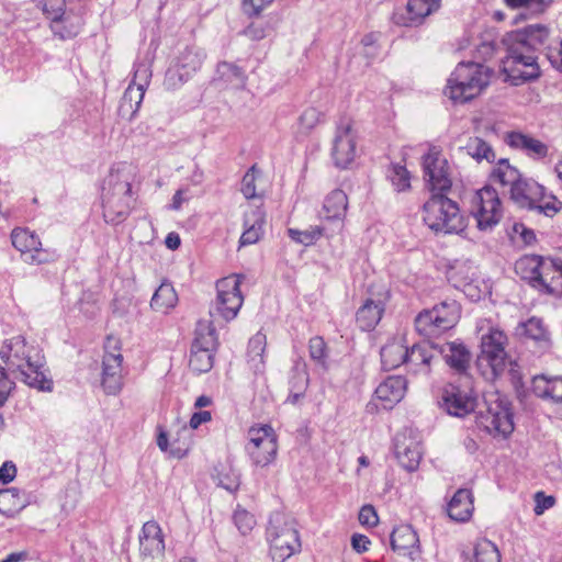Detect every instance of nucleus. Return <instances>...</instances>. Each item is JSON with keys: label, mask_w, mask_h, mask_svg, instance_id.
<instances>
[{"label": "nucleus", "mask_w": 562, "mask_h": 562, "mask_svg": "<svg viewBox=\"0 0 562 562\" xmlns=\"http://www.w3.org/2000/svg\"><path fill=\"white\" fill-rule=\"evenodd\" d=\"M151 78L150 65L147 61H139L135 64L134 75L131 81L132 85L137 86L142 89H147Z\"/></svg>", "instance_id": "obj_48"}, {"label": "nucleus", "mask_w": 562, "mask_h": 562, "mask_svg": "<svg viewBox=\"0 0 562 562\" xmlns=\"http://www.w3.org/2000/svg\"><path fill=\"white\" fill-rule=\"evenodd\" d=\"M267 339L262 333H257L252 336L248 344V355L263 356L266 350Z\"/></svg>", "instance_id": "obj_57"}, {"label": "nucleus", "mask_w": 562, "mask_h": 562, "mask_svg": "<svg viewBox=\"0 0 562 562\" xmlns=\"http://www.w3.org/2000/svg\"><path fill=\"white\" fill-rule=\"evenodd\" d=\"M359 521L361 525L374 526L378 522V515L373 506L366 505L360 509Z\"/></svg>", "instance_id": "obj_60"}, {"label": "nucleus", "mask_w": 562, "mask_h": 562, "mask_svg": "<svg viewBox=\"0 0 562 562\" xmlns=\"http://www.w3.org/2000/svg\"><path fill=\"white\" fill-rule=\"evenodd\" d=\"M42 11L46 19L50 21V23H55L57 20L63 18V14L66 10V1L65 0H43Z\"/></svg>", "instance_id": "obj_47"}, {"label": "nucleus", "mask_w": 562, "mask_h": 562, "mask_svg": "<svg viewBox=\"0 0 562 562\" xmlns=\"http://www.w3.org/2000/svg\"><path fill=\"white\" fill-rule=\"evenodd\" d=\"M246 451L256 467H268L277 458L278 439L269 425L254 426L248 430Z\"/></svg>", "instance_id": "obj_12"}, {"label": "nucleus", "mask_w": 562, "mask_h": 562, "mask_svg": "<svg viewBox=\"0 0 562 562\" xmlns=\"http://www.w3.org/2000/svg\"><path fill=\"white\" fill-rule=\"evenodd\" d=\"M335 165L339 168L348 167L356 157V132L350 119H341L337 125L333 151Z\"/></svg>", "instance_id": "obj_19"}, {"label": "nucleus", "mask_w": 562, "mask_h": 562, "mask_svg": "<svg viewBox=\"0 0 562 562\" xmlns=\"http://www.w3.org/2000/svg\"><path fill=\"white\" fill-rule=\"evenodd\" d=\"M216 79L233 87H243L246 80L244 70L235 64L222 61L217 65Z\"/></svg>", "instance_id": "obj_39"}, {"label": "nucleus", "mask_w": 562, "mask_h": 562, "mask_svg": "<svg viewBox=\"0 0 562 562\" xmlns=\"http://www.w3.org/2000/svg\"><path fill=\"white\" fill-rule=\"evenodd\" d=\"M145 91V89L137 86L128 85L120 104V112L123 116L127 115L128 120H133L140 108Z\"/></svg>", "instance_id": "obj_37"}, {"label": "nucleus", "mask_w": 562, "mask_h": 562, "mask_svg": "<svg viewBox=\"0 0 562 562\" xmlns=\"http://www.w3.org/2000/svg\"><path fill=\"white\" fill-rule=\"evenodd\" d=\"M139 550L142 555L155 558L165 551V541L160 526L155 520L143 525L139 535Z\"/></svg>", "instance_id": "obj_26"}, {"label": "nucleus", "mask_w": 562, "mask_h": 562, "mask_svg": "<svg viewBox=\"0 0 562 562\" xmlns=\"http://www.w3.org/2000/svg\"><path fill=\"white\" fill-rule=\"evenodd\" d=\"M267 539L272 558L280 562H284L301 550L295 520L281 513L271 515L267 528Z\"/></svg>", "instance_id": "obj_7"}, {"label": "nucleus", "mask_w": 562, "mask_h": 562, "mask_svg": "<svg viewBox=\"0 0 562 562\" xmlns=\"http://www.w3.org/2000/svg\"><path fill=\"white\" fill-rule=\"evenodd\" d=\"M441 355L446 363L459 373H463L470 366L471 352L468 348L458 341L437 345V356Z\"/></svg>", "instance_id": "obj_28"}, {"label": "nucleus", "mask_w": 562, "mask_h": 562, "mask_svg": "<svg viewBox=\"0 0 562 562\" xmlns=\"http://www.w3.org/2000/svg\"><path fill=\"white\" fill-rule=\"evenodd\" d=\"M395 457L403 469L413 472L422 460L420 442L406 431L400 432L394 439Z\"/></svg>", "instance_id": "obj_22"}, {"label": "nucleus", "mask_w": 562, "mask_h": 562, "mask_svg": "<svg viewBox=\"0 0 562 562\" xmlns=\"http://www.w3.org/2000/svg\"><path fill=\"white\" fill-rule=\"evenodd\" d=\"M508 338L505 333L496 327H490L487 333L481 336V355L479 361L486 362L493 376L504 372L507 366L506 346Z\"/></svg>", "instance_id": "obj_15"}, {"label": "nucleus", "mask_w": 562, "mask_h": 562, "mask_svg": "<svg viewBox=\"0 0 562 562\" xmlns=\"http://www.w3.org/2000/svg\"><path fill=\"white\" fill-rule=\"evenodd\" d=\"M423 221L436 234H458L465 227L457 202L445 193H432L423 206Z\"/></svg>", "instance_id": "obj_6"}, {"label": "nucleus", "mask_w": 562, "mask_h": 562, "mask_svg": "<svg viewBox=\"0 0 562 562\" xmlns=\"http://www.w3.org/2000/svg\"><path fill=\"white\" fill-rule=\"evenodd\" d=\"M244 34L251 41H260L268 35L267 25L262 23H251L244 30Z\"/></svg>", "instance_id": "obj_59"}, {"label": "nucleus", "mask_w": 562, "mask_h": 562, "mask_svg": "<svg viewBox=\"0 0 562 562\" xmlns=\"http://www.w3.org/2000/svg\"><path fill=\"white\" fill-rule=\"evenodd\" d=\"M383 312L384 305L381 301H373L369 299L359 307L356 315V322L362 330H371L381 321Z\"/></svg>", "instance_id": "obj_34"}, {"label": "nucleus", "mask_w": 562, "mask_h": 562, "mask_svg": "<svg viewBox=\"0 0 562 562\" xmlns=\"http://www.w3.org/2000/svg\"><path fill=\"white\" fill-rule=\"evenodd\" d=\"M308 353L311 360H313L316 364H319L322 367L326 366V359L328 356L327 352V345L323 337L315 336L310 339L308 342Z\"/></svg>", "instance_id": "obj_44"}, {"label": "nucleus", "mask_w": 562, "mask_h": 562, "mask_svg": "<svg viewBox=\"0 0 562 562\" xmlns=\"http://www.w3.org/2000/svg\"><path fill=\"white\" fill-rule=\"evenodd\" d=\"M241 280V276L233 274L217 281L215 307L210 312L212 317L218 315L228 322L237 316L244 302L240 292Z\"/></svg>", "instance_id": "obj_14"}, {"label": "nucleus", "mask_w": 562, "mask_h": 562, "mask_svg": "<svg viewBox=\"0 0 562 562\" xmlns=\"http://www.w3.org/2000/svg\"><path fill=\"white\" fill-rule=\"evenodd\" d=\"M13 247L21 252L23 260L30 265L55 261L56 250L42 248L40 238L26 228H14L11 233Z\"/></svg>", "instance_id": "obj_18"}, {"label": "nucleus", "mask_w": 562, "mask_h": 562, "mask_svg": "<svg viewBox=\"0 0 562 562\" xmlns=\"http://www.w3.org/2000/svg\"><path fill=\"white\" fill-rule=\"evenodd\" d=\"M553 260H543L540 256H524L515 263L516 272L521 279L528 280L532 286L546 290Z\"/></svg>", "instance_id": "obj_20"}, {"label": "nucleus", "mask_w": 562, "mask_h": 562, "mask_svg": "<svg viewBox=\"0 0 562 562\" xmlns=\"http://www.w3.org/2000/svg\"><path fill=\"white\" fill-rule=\"evenodd\" d=\"M551 378H548L544 374H539L533 376L532 383H531V390L532 393L540 397L546 398L549 394V386H550Z\"/></svg>", "instance_id": "obj_54"}, {"label": "nucleus", "mask_w": 562, "mask_h": 562, "mask_svg": "<svg viewBox=\"0 0 562 562\" xmlns=\"http://www.w3.org/2000/svg\"><path fill=\"white\" fill-rule=\"evenodd\" d=\"M16 468L13 462L7 461L0 468V482L8 484L15 477Z\"/></svg>", "instance_id": "obj_61"}, {"label": "nucleus", "mask_w": 562, "mask_h": 562, "mask_svg": "<svg viewBox=\"0 0 562 562\" xmlns=\"http://www.w3.org/2000/svg\"><path fill=\"white\" fill-rule=\"evenodd\" d=\"M381 361L385 370H393L405 364L407 348L400 341H390L381 349Z\"/></svg>", "instance_id": "obj_36"}, {"label": "nucleus", "mask_w": 562, "mask_h": 562, "mask_svg": "<svg viewBox=\"0 0 562 562\" xmlns=\"http://www.w3.org/2000/svg\"><path fill=\"white\" fill-rule=\"evenodd\" d=\"M369 544L370 540L364 535L356 533L351 537L352 549L358 553H363L368 551Z\"/></svg>", "instance_id": "obj_62"}, {"label": "nucleus", "mask_w": 562, "mask_h": 562, "mask_svg": "<svg viewBox=\"0 0 562 562\" xmlns=\"http://www.w3.org/2000/svg\"><path fill=\"white\" fill-rule=\"evenodd\" d=\"M14 387V381L10 379L9 374L4 371V368L0 367V406H3L7 403Z\"/></svg>", "instance_id": "obj_53"}, {"label": "nucleus", "mask_w": 562, "mask_h": 562, "mask_svg": "<svg viewBox=\"0 0 562 562\" xmlns=\"http://www.w3.org/2000/svg\"><path fill=\"white\" fill-rule=\"evenodd\" d=\"M123 356L119 340L108 337L105 353L102 360L101 386L106 395H117L123 389Z\"/></svg>", "instance_id": "obj_16"}, {"label": "nucleus", "mask_w": 562, "mask_h": 562, "mask_svg": "<svg viewBox=\"0 0 562 562\" xmlns=\"http://www.w3.org/2000/svg\"><path fill=\"white\" fill-rule=\"evenodd\" d=\"M424 179L430 191L445 193L451 189L452 180L448 160L436 147L423 156Z\"/></svg>", "instance_id": "obj_17"}, {"label": "nucleus", "mask_w": 562, "mask_h": 562, "mask_svg": "<svg viewBox=\"0 0 562 562\" xmlns=\"http://www.w3.org/2000/svg\"><path fill=\"white\" fill-rule=\"evenodd\" d=\"M406 380L394 375L385 379L375 390V396L381 401L383 408L390 409L405 395Z\"/></svg>", "instance_id": "obj_27"}, {"label": "nucleus", "mask_w": 562, "mask_h": 562, "mask_svg": "<svg viewBox=\"0 0 562 562\" xmlns=\"http://www.w3.org/2000/svg\"><path fill=\"white\" fill-rule=\"evenodd\" d=\"M441 401L447 413L457 417H464L476 407V397L473 393L453 384L443 389Z\"/></svg>", "instance_id": "obj_21"}, {"label": "nucleus", "mask_w": 562, "mask_h": 562, "mask_svg": "<svg viewBox=\"0 0 562 562\" xmlns=\"http://www.w3.org/2000/svg\"><path fill=\"white\" fill-rule=\"evenodd\" d=\"M471 214L480 231H491L499 223L503 207L498 193L493 187L485 186L475 191L471 198Z\"/></svg>", "instance_id": "obj_11"}, {"label": "nucleus", "mask_w": 562, "mask_h": 562, "mask_svg": "<svg viewBox=\"0 0 562 562\" xmlns=\"http://www.w3.org/2000/svg\"><path fill=\"white\" fill-rule=\"evenodd\" d=\"M265 225V213L260 207L251 209L245 214L244 227L239 245L248 246L256 244L262 236Z\"/></svg>", "instance_id": "obj_29"}, {"label": "nucleus", "mask_w": 562, "mask_h": 562, "mask_svg": "<svg viewBox=\"0 0 562 562\" xmlns=\"http://www.w3.org/2000/svg\"><path fill=\"white\" fill-rule=\"evenodd\" d=\"M217 481L220 486L229 492L237 491L240 484L238 473L231 468H223L217 474Z\"/></svg>", "instance_id": "obj_49"}, {"label": "nucleus", "mask_w": 562, "mask_h": 562, "mask_svg": "<svg viewBox=\"0 0 562 562\" xmlns=\"http://www.w3.org/2000/svg\"><path fill=\"white\" fill-rule=\"evenodd\" d=\"M460 318V305L454 300L443 301L415 318L416 330L424 337L439 336L452 328Z\"/></svg>", "instance_id": "obj_9"}, {"label": "nucleus", "mask_w": 562, "mask_h": 562, "mask_svg": "<svg viewBox=\"0 0 562 562\" xmlns=\"http://www.w3.org/2000/svg\"><path fill=\"white\" fill-rule=\"evenodd\" d=\"M347 207V194L342 190L336 189L325 198L321 215L326 220H342Z\"/></svg>", "instance_id": "obj_35"}, {"label": "nucleus", "mask_w": 562, "mask_h": 562, "mask_svg": "<svg viewBox=\"0 0 562 562\" xmlns=\"http://www.w3.org/2000/svg\"><path fill=\"white\" fill-rule=\"evenodd\" d=\"M288 234L292 240L308 246L323 235V228L321 226H311L304 231L289 228Z\"/></svg>", "instance_id": "obj_41"}, {"label": "nucleus", "mask_w": 562, "mask_h": 562, "mask_svg": "<svg viewBox=\"0 0 562 562\" xmlns=\"http://www.w3.org/2000/svg\"><path fill=\"white\" fill-rule=\"evenodd\" d=\"M83 25V19L72 10H67L63 18L50 23V30L55 36L61 40H69L77 36Z\"/></svg>", "instance_id": "obj_32"}, {"label": "nucleus", "mask_w": 562, "mask_h": 562, "mask_svg": "<svg viewBox=\"0 0 562 562\" xmlns=\"http://www.w3.org/2000/svg\"><path fill=\"white\" fill-rule=\"evenodd\" d=\"M319 121L321 112L315 108H308L299 117L297 132L302 135H306L319 123Z\"/></svg>", "instance_id": "obj_45"}, {"label": "nucleus", "mask_w": 562, "mask_h": 562, "mask_svg": "<svg viewBox=\"0 0 562 562\" xmlns=\"http://www.w3.org/2000/svg\"><path fill=\"white\" fill-rule=\"evenodd\" d=\"M490 180L507 189L509 199L521 209H537L547 216L555 215L561 209V202L554 195L548 194L546 188L533 179L522 177L507 159L496 162Z\"/></svg>", "instance_id": "obj_2"}, {"label": "nucleus", "mask_w": 562, "mask_h": 562, "mask_svg": "<svg viewBox=\"0 0 562 562\" xmlns=\"http://www.w3.org/2000/svg\"><path fill=\"white\" fill-rule=\"evenodd\" d=\"M440 0H408L406 19L396 18V23L403 25H418L426 16L437 11Z\"/></svg>", "instance_id": "obj_30"}, {"label": "nucleus", "mask_w": 562, "mask_h": 562, "mask_svg": "<svg viewBox=\"0 0 562 562\" xmlns=\"http://www.w3.org/2000/svg\"><path fill=\"white\" fill-rule=\"evenodd\" d=\"M504 142L510 148L522 151L531 159L540 160L549 155V146L546 143L522 132L506 133Z\"/></svg>", "instance_id": "obj_23"}, {"label": "nucleus", "mask_w": 562, "mask_h": 562, "mask_svg": "<svg viewBox=\"0 0 562 562\" xmlns=\"http://www.w3.org/2000/svg\"><path fill=\"white\" fill-rule=\"evenodd\" d=\"M476 425L494 438L506 439L514 431L508 401L498 393L490 394L476 414Z\"/></svg>", "instance_id": "obj_8"}, {"label": "nucleus", "mask_w": 562, "mask_h": 562, "mask_svg": "<svg viewBox=\"0 0 562 562\" xmlns=\"http://www.w3.org/2000/svg\"><path fill=\"white\" fill-rule=\"evenodd\" d=\"M178 302V295L170 283L164 282L159 285L151 297L150 306L153 310L167 313L173 308Z\"/></svg>", "instance_id": "obj_38"}, {"label": "nucleus", "mask_w": 562, "mask_h": 562, "mask_svg": "<svg viewBox=\"0 0 562 562\" xmlns=\"http://www.w3.org/2000/svg\"><path fill=\"white\" fill-rule=\"evenodd\" d=\"M273 0H244L243 10L249 15H259Z\"/></svg>", "instance_id": "obj_56"}, {"label": "nucleus", "mask_w": 562, "mask_h": 562, "mask_svg": "<svg viewBox=\"0 0 562 562\" xmlns=\"http://www.w3.org/2000/svg\"><path fill=\"white\" fill-rule=\"evenodd\" d=\"M204 59L205 53L202 48L195 46L186 47L166 71L164 81L166 88L173 90L182 86L200 70Z\"/></svg>", "instance_id": "obj_13"}, {"label": "nucleus", "mask_w": 562, "mask_h": 562, "mask_svg": "<svg viewBox=\"0 0 562 562\" xmlns=\"http://www.w3.org/2000/svg\"><path fill=\"white\" fill-rule=\"evenodd\" d=\"M535 508L533 512L537 516L542 515L547 509H550L555 504L553 496H547L543 492H537L535 494Z\"/></svg>", "instance_id": "obj_55"}, {"label": "nucleus", "mask_w": 562, "mask_h": 562, "mask_svg": "<svg viewBox=\"0 0 562 562\" xmlns=\"http://www.w3.org/2000/svg\"><path fill=\"white\" fill-rule=\"evenodd\" d=\"M524 334L533 340H543L547 338V330L541 319L531 317L522 324Z\"/></svg>", "instance_id": "obj_52"}, {"label": "nucleus", "mask_w": 562, "mask_h": 562, "mask_svg": "<svg viewBox=\"0 0 562 562\" xmlns=\"http://www.w3.org/2000/svg\"><path fill=\"white\" fill-rule=\"evenodd\" d=\"M211 420V413L207 411H200L194 413L190 419V428L196 429L200 425Z\"/></svg>", "instance_id": "obj_64"}, {"label": "nucleus", "mask_w": 562, "mask_h": 562, "mask_svg": "<svg viewBox=\"0 0 562 562\" xmlns=\"http://www.w3.org/2000/svg\"><path fill=\"white\" fill-rule=\"evenodd\" d=\"M553 0H504L506 7L510 9L525 8L532 13H543Z\"/></svg>", "instance_id": "obj_43"}, {"label": "nucleus", "mask_w": 562, "mask_h": 562, "mask_svg": "<svg viewBox=\"0 0 562 562\" xmlns=\"http://www.w3.org/2000/svg\"><path fill=\"white\" fill-rule=\"evenodd\" d=\"M255 167H252L241 180V192L246 199H251L256 196V187H255Z\"/></svg>", "instance_id": "obj_58"}, {"label": "nucleus", "mask_w": 562, "mask_h": 562, "mask_svg": "<svg viewBox=\"0 0 562 562\" xmlns=\"http://www.w3.org/2000/svg\"><path fill=\"white\" fill-rule=\"evenodd\" d=\"M0 359L4 363V371L14 379L42 392L53 390V381L45 372L43 355L29 345L23 336L4 340L0 347Z\"/></svg>", "instance_id": "obj_3"}, {"label": "nucleus", "mask_w": 562, "mask_h": 562, "mask_svg": "<svg viewBox=\"0 0 562 562\" xmlns=\"http://www.w3.org/2000/svg\"><path fill=\"white\" fill-rule=\"evenodd\" d=\"M507 54L503 59V71L514 86L535 80L540 68L535 55L541 48L547 50L551 65L562 72V41L550 42V31L542 24H531L506 36Z\"/></svg>", "instance_id": "obj_1"}, {"label": "nucleus", "mask_w": 562, "mask_h": 562, "mask_svg": "<svg viewBox=\"0 0 562 562\" xmlns=\"http://www.w3.org/2000/svg\"><path fill=\"white\" fill-rule=\"evenodd\" d=\"M448 515L452 520L467 521L471 518L473 513V498L470 490H458L447 508Z\"/></svg>", "instance_id": "obj_31"}, {"label": "nucleus", "mask_w": 562, "mask_h": 562, "mask_svg": "<svg viewBox=\"0 0 562 562\" xmlns=\"http://www.w3.org/2000/svg\"><path fill=\"white\" fill-rule=\"evenodd\" d=\"M437 357V345L422 342L407 348L405 366L416 374H428L432 360Z\"/></svg>", "instance_id": "obj_25"}, {"label": "nucleus", "mask_w": 562, "mask_h": 562, "mask_svg": "<svg viewBox=\"0 0 562 562\" xmlns=\"http://www.w3.org/2000/svg\"><path fill=\"white\" fill-rule=\"evenodd\" d=\"M546 291L551 294L562 295V261H554L553 269L550 271Z\"/></svg>", "instance_id": "obj_50"}, {"label": "nucleus", "mask_w": 562, "mask_h": 562, "mask_svg": "<svg viewBox=\"0 0 562 562\" xmlns=\"http://www.w3.org/2000/svg\"><path fill=\"white\" fill-rule=\"evenodd\" d=\"M492 70L477 63H459L450 75L445 88L447 95L454 103H465L477 95L488 86Z\"/></svg>", "instance_id": "obj_5"}, {"label": "nucleus", "mask_w": 562, "mask_h": 562, "mask_svg": "<svg viewBox=\"0 0 562 562\" xmlns=\"http://www.w3.org/2000/svg\"><path fill=\"white\" fill-rule=\"evenodd\" d=\"M233 520L241 535L249 533L256 525L255 517L245 509L237 508L234 513Z\"/></svg>", "instance_id": "obj_51"}, {"label": "nucleus", "mask_w": 562, "mask_h": 562, "mask_svg": "<svg viewBox=\"0 0 562 562\" xmlns=\"http://www.w3.org/2000/svg\"><path fill=\"white\" fill-rule=\"evenodd\" d=\"M473 559L474 562H501V553L495 543L481 539L474 544Z\"/></svg>", "instance_id": "obj_40"}, {"label": "nucleus", "mask_w": 562, "mask_h": 562, "mask_svg": "<svg viewBox=\"0 0 562 562\" xmlns=\"http://www.w3.org/2000/svg\"><path fill=\"white\" fill-rule=\"evenodd\" d=\"M248 364L256 375L263 374V372H265L263 356L248 355Z\"/></svg>", "instance_id": "obj_63"}, {"label": "nucleus", "mask_w": 562, "mask_h": 562, "mask_svg": "<svg viewBox=\"0 0 562 562\" xmlns=\"http://www.w3.org/2000/svg\"><path fill=\"white\" fill-rule=\"evenodd\" d=\"M389 178L391 179V182L397 192H403L411 187V178L407 169L398 164L392 165Z\"/></svg>", "instance_id": "obj_42"}, {"label": "nucleus", "mask_w": 562, "mask_h": 562, "mask_svg": "<svg viewBox=\"0 0 562 562\" xmlns=\"http://www.w3.org/2000/svg\"><path fill=\"white\" fill-rule=\"evenodd\" d=\"M216 347L217 336L212 322H199L191 347L190 369L198 374L209 372L213 367V355Z\"/></svg>", "instance_id": "obj_10"}, {"label": "nucleus", "mask_w": 562, "mask_h": 562, "mask_svg": "<svg viewBox=\"0 0 562 562\" xmlns=\"http://www.w3.org/2000/svg\"><path fill=\"white\" fill-rule=\"evenodd\" d=\"M391 547L398 554L408 557L412 561L420 557L419 538L411 525H400L393 529Z\"/></svg>", "instance_id": "obj_24"}, {"label": "nucleus", "mask_w": 562, "mask_h": 562, "mask_svg": "<svg viewBox=\"0 0 562 562\" xmlns=\"http://www.w3.org/2000/svg\"><path fill=\"white\" fill-rule=\"evenodd\" d=\"M0 503L10 504L11 508L8 510L13 512L24 508L26 505V499L20 490L12 487L0 492Z\"/></svg>", "instance_id": "obj_46"}, {"label": "nucleus", "mask_w": 562, "mask_h": 562, "mask_svg": "<svg viewBox=\"0 0 562 562\" xmlns=\"http://www.w3.org/2000/svg\"><path fill=\"white\" fill-rule=\"evenodd\" d=\"M460 150L464 151L479 164L483 161L493 164L496 159V154L492 145L480 136L469 137L464 145L460 146Z\"/></svg>", "instance_id": "obj_33"}, {"label": "nucleus", "mask_w": 562, "mask_h": 562, "mask_svg": "<svg viewBox=\"0 0 562 562\" xmlns=\"http://www.w3.org/2000/svg\"><path fill=\"white\" fill-rule=\"evenodd\" d=\"M136 168L127 162L114 165L105 177L102 186V209L106 223L116 225L124 222L131 214L136 202L132 184Z\"/></svg>", "instance_id": "obj_4"}]
</instances>
